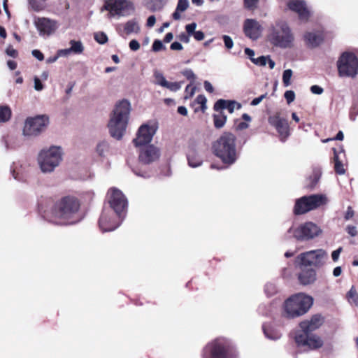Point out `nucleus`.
Returning <instances> with one entry per match:
<instances>
[{
	"label": "nucleus",
	"mask_w": 358,
	"mask_h": 358,
	"mask_svg": "<svg viewBox=\"0 0 358 358\" xmlns=\"http://www.w3.org/2000/svg\"><path fill=\"white\" fill-rule=\"evenodd\" d=\"M80 206V202L76 197L64 196L54 205L50 214H45L44 217L55 224H73L81 220Z\"/></svg>",
	"instance_id": "nucleus-1"
},
{
	"label": "nucleus",
	"mask_w": 358,
	"mask_h": 358,
	"mask_svg": "<svg viewBox=\"0 0 358 358\" xmlns=\"http://www.w3.org/2000/svg\"><path fill=\"white\" fill-rule=\"evenodd\" d=\"M236 137L231 132H224L213 144V153L227 165L234 164L239 157Z\"/></svg>",
	"instance_id": "nucleus-2"
},
{
	"label": "nucleus",
	"mask_w": 358,
	"mask_h": 358,
	"mask_svg": "<svg viewBox=\"0 0 358 358\" xmlns=\"http://www.w3.org/2000/svg\"><path fill=\"white\" fill-rule=\"evenodd\" d=\"M131 110L130 103L125 99L116 104L108 122V129L112 137L120 140L123 136L128 124Z\"/></svg>",
	"instance_id": "nucleus-3"
},
{
	"label": "nucleus",
	"mask_w": 358,
	"mask_h": 358,
	"mask_svg": "<svg viewBox=\"0 0 358 358\" xmlns=\"http://www.w3.org/2000/svg\"><path fill=\"white\" fill-rule=\"evenodd\" d=\"M313 303L312 296L303 293L296 294L285 301V316L288 318H294L303 315L308 312Z\"/></svg>",
	"instance_id": "nucleus-4"
},
{
	"label": "nucleus",
	"mask_w": 358,
	"mask_h": 358,
	"mask_svg": "<svg viewBox=\"0 0 358 358\" xmlns=\"http://www.w3.org/2000/svg\"><path fill=\"white\" fill-rule=\"evenodd\" d=\"M268 39L275 47L287 48L292 46L294 36L288 24L278 20L270 27Z\"/></svg>",
	"instance_id": "nucleus-5"
},
{
	"label": "nucleus",
	"mask_w": 358,
	"mask_h": 358,
	"mask_svg": "<svg viewBox=\"0 0 358 358\" xmlns=\"http://www.w3.org/2000/svg\"><path fill=\"white\" fill-rule=\"evenodd\" d=\"M237 355L231 343L226 338H219L208 343L203 358H236Z\"/></svg>",
	"instance_id": "nucleus-6"
},
{
	"label": "nucleus",
	"mask_w": 358,
	"mask_h": 358,
	"mask_svg": "<svg viewBox=\"0 0 358 358\" xmlns=\"http://www.w3.org/2000/svg\"><path fill=\"white\" fill-rule=\"evenodd\" d=\"M62 159L61 147L51 146L42 150L38 156V162L43 173H51L59 166Z\"/></svg>",
	"instance_id": "nucleus-7"
},
{
	"label": "nucleus",
	"mask_w": 358,
	"mask_h": 358,
	"mask_svg": "<svg viewBox=\"0 0 358 358\" xmlns=\"http://www.w3.org/2000/svg\"><path fill=\"white\" fill-rule=\"evenodd\" d=\"M329 200L326 195L322 194L303 196L296 200L294 207L295 215H302L310 210L326 205Z\"/></svg>",
	"instance_id": "nucleus-8"
},
{
	"label": "nucleus",
	"mask_w": 358,
	"mask_h": 358,
	"mask_svg": "<svg viewBox=\"0 0 358 358\" xmlns=\"http://www.w3.org/2000/svg\"><path fill=\"white\" fill-rule=\"evenodd\" d=\"M322 233L319 226L312 222H306L298 227H290L287 232V236L294 237L299 241H307L315 238Z\"/></svg>",
	"instance_id": "nucleus-9"
},
{
	"label": "nucleus",
	"mask_w": 358,
	"mask_h": 358,
	"mask_svg": "<svg viewBox=\"0 0 358 358\" xmlns=\"http://www.w3.org/2000/svg\"><path fill=\"white\" fill-rule=\"evenodd\" d=\"M336 64L340 77L355 78L358 73V59L352 52H343Z\"/></svg>",
	"instance_id": "nucleus-10"
},
{
	"label": "nucleus",
	"mask_w": 358,
	"mask_h": 358,
	"mask_svg": "<svg viewBox=\"0 0 358 358\" xmlns=\"http://www.w3.org/2000/svg\"><path fill=\"white\" fill-rule=\"evenodd\" d=\"M108 194L109 196L108 203L110 204V210L116 213V217L119 220L124 219L126 216L128 201L124 194L116 188H111L109 189Z\"/></svg>",
	"instance_id": "nucleus-11"
},
{
	"label": "nucleus",
	"mask_w": 358,
	"mask_h": 358,
	"mask_svg": "<svg viewBox=\"0 0 358 358\" xmlns=\"http://www.w3.org/2000/svg\"><path fill=\"white\" fill-rule=\"evenodd\" d=\"M48 123L49 118L45 115L28 117L24 126L23 134L27 136H38L46 128Z\"/></svg>",
	"instance_id": "nucleus-12"
},
{
	"label": "nucleus",
	"mask_w": 358,
	"mask_h": 358,
	"mask_svg": "<svg viewBox=\"0 0 358 358\" xmlns=\"http://www.w3.org/2000/svg\"><path fill=\"white\" fill-rule=\"evenodd\" d=\"M103 8L109 11V17L127 16L134 10L133 4L128 0H106Z\"/></svg>",
	"instance_id": "nucleus-13"
},
{
	"label": "nucleus",
	"mask_w": 358,
	"mask_h": 358,
	"mask_svg": "<svg viewBox=\"0 0 358 358\" xmlns=\"http://www.w3.org/2000/svg\"><path fill=\"white\" fill-rule=\"evenodd\" d=\"M327 257V252L324 250L317 249L303 252L298 257V259L303 266L313 265L320 267L324 264Z\"/></svg>",
	"instance_id": "nucleus-14"
},
{
	"label": "nucleus",
	"mask_w": 358,
	"mask_h": 358,
	"mask_svg": "<svg viewBox=\"0 0 358 358\" xmlns=\"http://www.w3.org/2000/svg\"><path fill=\"white\" fill-rule=\"evenodd\" d=\"M296 343L299 347H306L309 350H314L322 346V339L308 331L301 329L298 330L294 336Z\"/></svg>",
	"instance_id": "nucleus-15"
},
{
	"label": "nucleus",
	"mask_w": 358,
	"mask_h": 358,
	"mask_svg": "<svg viewBox=\"0 0 358 358\" xmlns=\"http://www.w3.org/2000/svg\"><path fill=\"white\" fill-rule=\"evenodd\" d=\"M123 220H119L112 210L104 208L99 220V226L103 232L112 231L120 225Z\"/></svg>",
	"instance_id": "nucleus-16"
},
{
	"label": "nucleus",
	"mask_w": 358,
	"mask_h": 358,
	"mask_svg": "<svg viewBox=\"0 0 358 358\" xmlns=\"http://www.w3.org/2000/svg\"><path fill=\"white\" fill-rule=\"evenodd\" d=\"M157 130V126L156 124L141 125L138 130L136 137L133 140L135 146L140 147L150 143Z\"/></svg>",
	"instance_id": "nucleus-17"
},
{
	"label": "nucleus",
	"mask_w": 358,
	"mask_h": 358,
	"mask_svg": "<svg viewBox=\"0 0 358 358\" xmlns=\"http://www.w3.org/2000/svg\"><path fill=\"white\" fill-rule=\"evenodd\" d=\"M160 157L159 149L154 145L140 146L138 159L143 164H150Z\"/></svg>",
	"instance_id": "nucleus-18"
},
{
	"label": "nucleus",
	"mask_w": 358,
	"mask_h": 358,
	"mask_svg": "<svg viewBox=\"0 0 358 358\" xmlns=\"http://www.w3.org/2000/svg\"><path fill=\"white\" fill-rule=\"evenodd\" d=\"M268 123L274 127L279 134L280 140L285 141L289 135L287 120L280 116L278 113L268 117Z\"/></svg>",
	"instance_id": "nucleus-19"
},
{
	"label": "nucleus",
	"mask_w": 358,
	"mask_h": 358,
	"mask_svg": "<svg viewBox=\"0 0 358 358\" xmlns=\"http://www.w3.org/2000/svg\"><path fill=\"white\" fill-rule=\"evenodd\" d=\"M287 6L290 10L298 14L301 21H308L310 12L303 0H290L287 2Z\"/></svg>",
	"instance_id": "nucleus-20"
},
{
	"label": "nucleus",
	"mask_w": 358,
	"mask_h": 358,
	"mask_svg": "<svg viewBox=\"0 0 358 358\" xmlns=\"http://www.w3.org/2000/svg\"><path fill=\"white\" fill-rule=\"evenodd\" d=\"M35 24L41 36H50L58 28V24L55 20L45 17H39L36 20Z\"/></svg>",
	"instance_id": "nucleus-21"
},
{
	"label": "nucleus",
	"mask_w": 358,
	"mask_h": 358,
	"mask_svg": "<svg viewBox=\"0 0 358 358\" xmlns=\"http://www.w3.org/2000/svg\"><path fill=\"white\" fill-rule=\"evenodd\" d=\"M245 34L252 40L257 39L262 33V27L259 23L253 19H247L244 22Z\"/></svg>",
	"instance_id": "nucleus-22"
},
{
	"label": "nucleus",
	"mask_w": 358,
	"mask_h": 358,
	"mask_svg": "<svg viewBox=\"0 0 358 358\" xmlns=\"http://www.w3.org/2000/svg\"><path fill=\"white\" fill-rule=\"evenodd\" d=\"M324 322L323 317L319 315H314L309 320H305L300 323V328L304 331L312 333L318 329Z\"/></svg>",
	"instance_id": "nucleus-23"
},
{
	"label": "nucleus",
	"mask_w": 358,
	"mask_h": 358,
	"mask_svg": "<svg viewBox=\"0 0 358 358\" xmlns=\"http://www.w3.org/2000/svg\"><path fill=\"white\" fill-rule=\"evenodd\" d=\"M188 165L192 168L200 166L203 160L195 148H190L187 154Z\"/></svg>",
	"instance_id": "nucleus-24"
},
{
	"label": "nucleus",
	"mask_w": 358,
	"mask_h": 358,
	"mask_svg": "<svg viewBox=\"0 0 358 358\" xmlns=\"http://www.w3.org/2000/svg\"><path fill=\"white\" fill-rule=\"evenodd\" d=\"M316 280V272L313 268L303 269L299 275V282L307 285L314 282Z\"/></svg>",
	"instance_id": "nucleus-25"
},
{
	"label": "nucleus",
	"mask_w": 358,
	"mask_h": 358,
	"mask_svg": "<svg viewBox=\"0 0 358 358\" xmlns=\"http://www.w3.org/2000/svg\"><path fill=\"white\" fill-rule=\"evenodd\" d=\"M304 38L307 44L313 48L319 45L322 41V36L314 32H307L304 35Z\"/></svg>",
	"instance_id": "nucleus-26"
},
{
	"label": "nucleus",
	"mask_w": 358,
	"mask_h": 358,
	"mask_svg": "<svg viewBox=\"0 0 358 358\" xmlns=\"http://www.w3.org/2000/svg\"><path fill=\"white\" fill-rule=\"evenodd\" d=\"M322 176V170L320 167H314L313 169L312 174L308 178V187L310 189H313L318 183Z\"/></svg>",
	"instance_id": "nucleus-27"
},
{
	"label": "nucleus",
	"mask_w": 358,
	"mask_h": 358,
	"mask_svg": "<svg viewBox=\"0 0 358 358\" xmlns=\"http://www.w3.org/2000/svg\"><path fill=\"white\" fill-rule=\"evenodd\" d=\"M262 330L268 339L276 341L281 337V334L278 331L266 324L262 325Z\"/></svg>",
	"instance_id": "nucleus-28"
},
{
	"label": "nucleus",
	"mask_w": 358,
	"mask_h": 358,
	"mask_svg": "<svg viewBox=\"0 0 358 358\" xmlns=\"http://www.w3.org/2000/svg\"><path fill=\"white\" fill-rule=\"evenodd\" d=\"M140 31V27L138 22L135 20H131L127 22L124 25V32L126 35L131 34H138Z\"/></svg>",
	"instance_id": "nucleus-29"
},
{
	"label": "nucleus",
	"mask_w": 358,
	"mask_h": 358,
	"mask_svg": "<svg viewBox=\"0 0 358 358\" xmlns=\"http://www.w3.org/2000/svg\"><path fill=\"white\" fill-rule=\"evenodd\" d=\"M189 6L188 0H178L176 9L174 13L172 14V17L175 20H178L180 19L181 16L180 13L184 12L187 9Z\"/></svg>",
	"instance_id": "nucleus-30"
},
{
	"label": "nucleus",
	"mask_w": 358,
	"mask_h": 358,
	"mask_svg": "<svg viewBox=\"0 0 358 358\" xmlns=\"http://www.w3.org/2000/svg\"><path fill=\"white\" fill-rule=\"evenodd\" d=\"M346 299L350 304L358 306V293L354 286L348 292Z\"/></svg>",
	"instance_id": "nucleus-31"
},
{
	"label": "nucleus",
	"mask_w": 358,
	"mask_h": 358,
	"mask_svg": "<svg viewBox=\"0 0 358 358\" xmlns=\"http://www.w3.org/2000/svg\"><path fill=\"white\" fill-rule=\"evenodd\" d=\"M213 120L215 127L220 129L225 124L227 116L222 112H220L218 114L213 115Z\"/></svg>",
	"instance_id": "nucleus-32"
},
{
	"label": "nucleus",
	"mask_w": 358,
	"mask_h": 358,
	"mask_svg": "<svg viewBox=\"0 0 358 358\" xmlns=\"http://www.w3.org/2000/svg\"><path fill=\"white\" fill-rule=\"evenodd\" d=\"M70 50L74 54H81L84 50V47L80 41L71 40L69 42Z\"/></svg>",
	"instance_id": "nucleus-33"
},
{
	"label": "nucleus",
	"mask_w": 358,
	"mask_h": 358,
	"mask_svg": "<svg viewBox=\"0 0 358 358\" xmlns=\"http://www.w3.org/2000/svg\"><path fill=\"white\" fill-rule=\"evenodd\" d=\"M334 169L336 173L339 175L344 174L345 172V170L344 169L343 164L342 162L339 159V155L334 150Z\"/></svg>",
	"instance_id": "nucleus-34"
},
{
	"label": "nucleus",
	"mask_w": 358,
	"mask_h": 358,
	"mask_svg": "<svg viewBox=\"0 0 358 358\" xmlns=\"http://www.w3.org/2000/svg\"><path fill=\"white\" fill-rule=\"evenodd\" d=\"M11 117V110L7 106H0V122H5L10 120Z\"/></svg>",
	"instance_id": "nucleus-35"
},
{
	"label": "nucleus",
	"mask_w": 358,
	"mask_h": 358,
	"mask_svg": "<svg viewBox=\"0 0 358 358\" xmlns=\"http://www.w3.org/2000/svg\"><path fill=\"white\" fill-rule=\"evenodd\" d=\"M96 152L100 157H105L109 151V144L105 141H101L96 145Z\"/></svg>",
	"instance_id": "nucleus-36"
},
{
	"label": "nucleus",
	"mask_w": 358,
	"mask_h": 358,
	"mask_svg": "<svg viewBox=\"0 0 358 358\" xmlns=\"http://www.w3.org/2000/svg\"><path fill=\"white\" fill-rule=\"evenodd\" d=\"M155 83L162 87H165L167 85V80L164 76L163 73L160 71L155 70L154 71Z\"/></svg>",
	"instance_id": "nucleus-37"
},
{
	"label": "nucleus",
	"mask_w": 358,
	"mask_h": 358,
	"mask_svg": "<svg viewBox=\"0 0 358 358\" xmlns=\"http://www.w3.org/2000/svg\"><path fill=\"white\" fill-rule=\"evenodd\" d=\"M278 291V287L273 282H267L264 286V292L268 297L273 296Z\"/></svg>",
	"instance_id": "nucleus-38"
},
{
	"label": "nucleus",
	"mask_w": 358,
	"mask_h": 358,
	"mask_svg": "<svg viewBox=\"0 0 358 358\" xmlns=\"http://www.w3.org/2000/svg\"><path fill=\"white\" fill-rule=\"evenodd\" d=\"M47 0H28L29 4L36 11L42 10L44 7V3Z\"/></svg>",
	"instance_id": "nucleus-39"
},
{
	"label": "nucleus",
	"mask_w": 358,
	"mask_h": 358,
	"mask_svg": "<svg viewBox=\"0 0 358 358\" xmlns=\"http://www.w3.org/2000/svg\"><path fill=\"white\" fill-rule=\"evenodd\" d=\"M181 73L189 80L191 81V85H192L194 83V80H196V76L193 71L190 69H185L182 71H181Z\"/></svg>",
	"instance_id": "nucleus-40"
},
{
	"label": "nucleus",
	"mask_w": 358,
	"mask_h": 358,
	"mask_svg": "<svg viewBox=\"0 0 358 358\" xmlns=\"http://www.w3.org/2000/svg\"><path fill=\"white\" fill-rule=\"evenodd\" d=\"M292 76V71L291 69L285 70L282 74V82L285 87L290 85V79Z\"/></svg>",
	"instance_id": "nucleus-41"
},
{
	"label": "nucleus",
	"mask_w": 358,
	"mask_h": 358,
	"mask_svg": "<svg viewBox=\"0 0 358 358\" xmlns=\"http://www.w3.org/2000/svg\"><path fill=\"white\" fill-rule=\"evenodd\" d=\"M94 37V40L99 44H104L108 41V36L104 32H96Z\"/></svg>",
	"instance_id": "nucleus-42"
},
{
	"label": "nucleus",
	"mask_w": 358,
	"mask_h": 358,
	"mask_svg": "<svg viewBox=\"0 0 358 358\" xmlns=\"http://www.w3.org/2000/svg\"><path fill=\"white\" fill-rule=\"evenodd\" d=\"M228 103V100L224 99H219L217 100L214 105V110L215 111H219L223 109H227V106Z\"/></svg>",
	"instance_id": "nucleus-43"
},
{
	"label": "nucleus",
	"mask_w": 358,
	"mask_h": 358,
	"mask_svg": "<svg viewBox=\"0 0 358 358\" xmlns=\"http://www.w3.org/2000/svg\"><path fill=\"white\" fill-rule=\"evenodd\" d=\"M182 83V82L170 83L167 81V85L164 87L170 90L172 92H177L181 88Z\"/></svg>",
	"instance_id": "nucleus-44"
},
{
	"label": "nucleus",
	"mask_w": 358,
	"mask_h": 358,
	"mask_svg": "<svg viewBox=\"0 0 358 358\" xmlns=\"http://www.w3.org/2000/svg\"><path fill=\"white\" fill-rule=\"evenodd\" d=\"M236 106V109H238V110L241 108V103L236 102V101L228 100V103H227V109L228 110V111L230 113H234Z\"/></svg>",
	"instance_id": "nucleus-45"
},
{
	"label": "nucleus",
	"mask_w": 358,
	"mask_h": 358,
	"mask_svg": "<svg viewBox=\"0 0 358 358\" xmlns=\"http://www.w3.org/2000/svg\"><path fill=\"white\" fill-rule=\"evenodd\" d=\"M268 56H260L257 58L252 59V62L260 66H264L267 63Z\"/></svg>",
	"instance_id": "nucleus-46"
},
{
	"label": "nucleus",
	"mask_w": 358,
	"mask_h": 358,
	"mask_svg": "<svg viewBox=\"0 0 358 358\" xmlns=\"http://www.w3.org/2000/svg\"><path fill=\"white\" fill-rule=\"evenodd\" d=\"M284 97L288 104H290L295 99V93L292 90H287L284 94Z\"/></svg>",
	"instance_id": "nucleus-47"
},
{
	"label": "nucleus",
	"mask_w": 358,
	"mask_h": 358,
	"mask_svg": "<svg viewBox=\"0 0 358 358\" xmlns=\"http://www.w3.org/2000/svg\"><path fill=\"white\" fill-rule=\"evenodd\" d=\"M165 49V46L163 45L162 42L160 40H155L153 42L152 50L154 52H159L161 50Z\"/></svg>",
	"instance_id": "nucleus-48"
},
{
	"label": "nucleus",
	"mask_w": 358,
	"mask_h": 358,
	"mask_svg": "<svg viewBox=\"0 0 358 358\" xmlns=\"http://www.w3.org/2000/svg\"><path fill=\"white\" fill-rule=\"evenodd\" d=\"M222 39L226 48L231 49L234 46V42L232 38L228 35H223Z\"/></svg>",
	"instance_id": "nucleus-49"
},
{
	"label": "nucleus",
	"mask_w": 358,
	"mask_h": 358,
	"mask_svg": "<svg viewBox=\"0 0 358 358\" xmlns=\"http://www.w3.org/2000/svg\"><path fill=\"white\" fill-rule=\"evenodd\" d=\"M259 0H244L245 7L249 10H253L257 7Z\"/></svg>",
	"instance_id": "nucleus-50"
},
{
	"label": "nucleus",
	"mask_w": 358,
	"mask_h": 358,
	"mask_svg": "<svg viewBox=\"0 0 358 358\" xmlns=\"http://www.w3.org/2000/svg\"><path fill=\"white\" fill-rule=\"evenodd\" d=\"M196 23L192 22L190 24H188L185 26V29L189 36H193L194 33L196 32L195 29L196 28Z\"/></svg>",
	"instance_id": "nucleus-51"
},
{
	"label": "nucleus",
	"mask_w": 358,
	"mask_h": 358,
	"mask_svg": "<svg viewBox=\"0 0 358 358\" xmlns=\"http://www.w3.org/2000/svg\"><path fill=\"white\" fill-rule=\"evenodd\" d=\"M195 90H196V87H192V85L191 83L189 85H188L186 88H185V92L187 94H187L185 96V99H189V97H192L194 93H195Z\"/></svg>",
	"instance_id": "nucleus-52"
},
{
	"label": "nucleus",
	"mask_w": 358,
	"mask_h": 358,
	"mask_svg": "<svg viewBox=\"0 0 358 358\" xmlns=\"http://www.w3.org/2000/svg\"><path fill=\"white\" fill-rule=\"evenodd\" d=\"M132 171L134 172V173L137 176H139V177H142L143 178H148L151 176V174L149 173V172H146V171H141L140 170H138V169H132Z\"/></svg>",
	"instance_id": "nucleus-53"
},
{
	"label": "nucleus",
	"mask_w": 358,
	"mask_h": 358,
	"mask_svg": "<svg viewBox=\"0 0 358 358\" xmlns=\"http://www.w3.org/2000/svg\"><path fill=\"white\" fill-rule=\"evenodd\" d=\"M196 101L197 103H199V104H200L201 106V108H202L203 110L206 108V103L207 99H206L205 96H203V95H199L196 97Z\"/></svg>",
	"instance_id": "nucleus-54"
},
{
	"label": "nucleus",
	"mask_w": 358,
	"mask_h": 358,
	"mask_svg": "<svg viewBox=\"0 0 358 358\" xmlns=\"http://www.w3.org/2000/svg\"><path fill=\"white\" fill-rule=\"evenodd\" d=\"M342 250H343V248L341 247H340L338 249H336V250H334L332 252V253H331V258H332V260L334 262H338V260L339 259V256H340Z\"/></svg>",
	"instance_id": "nucleus-55"
},
{
	"label": "nucleus",
	"mask_w": 358,
	"mask_h": 358,
	"mask_svg": "<svg viewBox=\"0 0 358 358\" xmlns=\"http://www.w3.org/2000/svg\"><path fill=\"white\" fill-rule=\"evenodd\" d=\"M270 311V307L265 304H261L258 308V312L259 314L266 315Z\"/></svg>",
	"instance_id": "nucleus-56"
},
{
	"label": "nucleus",
	"mask_w": 358,
	"mask_h": 358,
	"mask_svg": "<svg viewBox=\"0 0 358 358\" xmlns=\"http://www.w3.org/2000/svg\"><path fill=\"white\" fill-rule=\"evenodd\" d=\"M267 96V93H265L259 97L255 98L250 103L252 106H257Z\"/></svg>",
	"instance_id": "nucleus-57"
},
{
	"label": "nucleus",
	"mask_w": 358,
	"mask_h": 358,
	"mask_svg": "<svg viewBox=\"0 0 358 358\" xmlns=\"http://www.w3.org/2000/svg\"><path fill=\"white\" fill-rule=\"evenodd\" d=\"M129 48L133 51H136L140 48V44L138 41L133 39L129 42Z\"/></svg>",
	"instance_id": "nucleus-58"
},
{
	"label": "nucleus",
	"mask_w": 358,
	"mask_h": 358,
	"mask_svg": "<svg viewBox=\"0 0 358 358\" xmlns=\"http://www.w3.org/2000/svg\"><path fill=\"white\" fill-rule=\"evenodd\" d=\"M34 89L36 91H41L43 89V83H41V80L37 77L34 78Z\"/></svg>",
	"instance_id": "nucleus-59"
},
{
	"label": "nucleus",
	"mask_w": 358,
	"mask_h": 358,
	"mask_svg": "<svg viewBox=\"0 0 358 358\" xmlns=\"http://www.w3.org/2000/svg\"><path fill=\"white\" fill-rule=\"evenodd\" d=\"M323 88L319 85H313L310 87V92L315 94H321L323 92Z\"/></svg>",
	"instance_id": "nucleus-60"
},
{
	"label": "nucleus",
	"mask_w": 358,
	"mask_h": 358,
	"mask_svg": "<svg viewBox=\"0 0 358 358\" xmlns=\"http://www.w3.org/2000/svg\"><path fill=\"white\" fill-rule=\"evenodd\" d=\"M32 55L39 61L44 59L43 54L38 50H33L31 52Z\"/></svg>",
	"instance_id": "nucleus-61"
},
{
	"label": "nucleus",
	"mask_w": 358,
	"mask_h": 358,
	"mask_svg": "<svg viewBox=\"0 0 358 358\" xmlns=\"http://www.w3.org/2000/svg\"><path fill=\"white\" fill-rule=\"evenodd\" d=\"M72 53L69 48L66 49H60L57 51L58 56L60 57H67L69 55Z\"/></svg>",
	"instance_id": "nucleus-62"
},
{
	"label": "nucleus",
	"mask_w": 358,
	"mask_h": 358,
	"mask_svg": "<svg viewBox=\"0 0 358 358\" xmlns=\"http://www.w3.org/2000/svg\"><path fill=\"white\" fill-rule=\"evenodd\" d=\"M354 216V210L352 208L351 206H348V209H347V211L345 214V219L346 220H349L350 219H351L352 217Z\"/></svg>",
	"instance_id": "nucleus-63"
},
{
	"label": "nucleus",
	"mask_w": 358,
	"mask_h": 358,
	"mask_svg": "<svg viewBox=\"0 0 358 358\" xmlns=\"http://www.w3.org/2000/svg\"><path fill=\"white\" fill-rule=\"evenodd\" d=\"M6 52L8 56L12 57L13 58H15L17 55V50L13 48L12 47H8L6 49Z\"/></svg>",
	"instance_id": "nucleus-64"
}]
</instances>
